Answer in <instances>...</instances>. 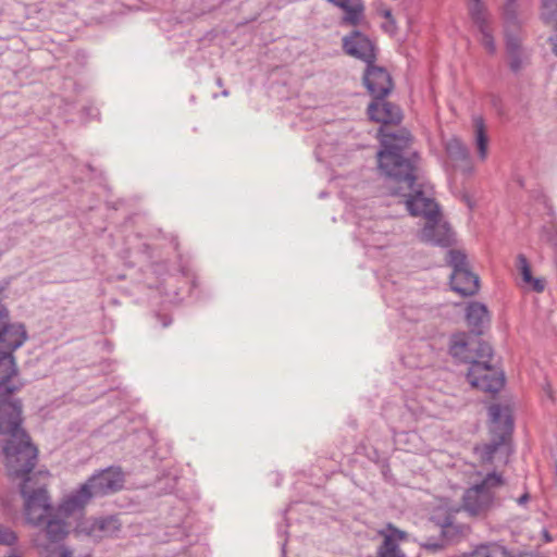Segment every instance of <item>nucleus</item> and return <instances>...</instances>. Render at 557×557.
Returning a JSON list of instances; mask_svg holds the SVG:
<instances>
[{
	"label": "nucleus",
	"mask_w": 557,
	"mask_h": 557,
	"mask_svg": "<svg viewBox=\"0 0 557 557\" xmlns=\"http://www.w3.org/2000/svg\"><path fill=\"white\" fill-rule=\"evenodd\" d=\"M344 15L341 23L347 26H361L366 24V7L362 0H348L341 7Z\"/></svg>",
	"instance_id": "obj_18"
},
{
	"label": "nucleus",
	"mask_w": 557,
	"mask_h": 557,
	"mask_svg": "<svg viewBox=\"0 0 557 557\" xmlns=\"http://www.w3.org/2000/svg\"><path fill=\"white\" fill-rule=\"evenodd\" d=\"M57 557H72V552L65 547H59L55 549Z\"/></svg>",
	"instance_id": "obj_29"
},
{
	"label": "nucleus",
	"mask_w": 557,
	"mask_h": 557,
	"mask_svg": "<svg viewBox=\"0 0 557 557\" xmlns=\"http://www.w3.org/2000/svg\"><path fill=\"white\" fill-rule=\"evenodd\" d=\"M543 1H544L545 5H548L550 0H543Z\"/></svg>",
	"instance_id": "obj_37"
},
{
	"label": "nucleus",
	"mask_w": 557,
	"mask_h": 557,
	"mask_svg": "<svg viewBox=\"0 0 557 557\" xmlns=\"http://www.w3.org/2000/svg\"><path fill=\"white\" fill-rule=\"evenodd\" d=\"M84 483L94 497L106 496L123 486V474L117 468H108L92 474Z\"/></svg>",
	"instance_id": "obj_9"
},
{
	"label": "nucleus",
	"mask_w": 557,
	"mask_h": 557,
	"mask_svg": "<svg viewBox=\"0 0 557 557\" xmlns=\"http://www.w3.org/2000/svg\"><path fill=\"white\" fill-rule=\"evenodd\" d=\"M462 200L467 203V206L472 209L474 207V202L472 201L471 197L467 194L462 195Z\"/></svg>",
	"instance_id": "obj_31"
},
{
	"label": "nucleus",
	"mask_w": 557,
	"mask_h": 557,
	"mask_svg": "<svg viewBox=\"0 0 557 557\" xmlns=\"http://www.w3.org/2000/svg\"><path fill=\"white\" fill-rule=\"evenodd\" d=\"M488 411L492 419V432L497 434L498 441L475 447V454L482 462H492L498 450H508L506 441L512 429V421L506 408L500 405H492Z\"/></svg>",
	"instance_id": "obj_6"
},
{
	"label": "nucleus",
	"mask_w": 557,
	"mask_h": 557,
	"mask_svg": "<svg viewBox=\"0 0 557 557\" xmlns=\"http://www.w3.org/2000/svg\"><path fill=\"white\" fill-rule=\"evenodd\" d=\"M21 386L14 356L10 352L0 355V405Z\"/></svg>",
	"instance_id": "obj_11"
},
{
	"label": "nucleus",
	"mask_w": 557,
	"mask_h": 557,
	"mask_svg": "<svg viewBox=\"0 0 557 557\" xmlns=\"http://www.w3.org/2000/svg\"><path fill=\"white\" fill-rule=\"evenodd\" d=\"M380 135L383 149L377 152L379 169L388 178L386 189L389 195L404 198L409 213L424 220V225L418 233L421 242L448 246L450 228L443 220L432 190L416 184L419 178L418 156L409 149L410 134L406 131L385 134L381 129Z\"/></svg>",
	"instance_id": "obj_1"
},
{
	"label": "nucleus",
	"mask_w": 557,
	"mask_h": 557,
	"mask_svg": "<svg viewBox=\"0 0 557 557\" xmlns=\"http://www.w3.org/2000/svg\"><path fill=\"white\" fill-rule=\"evenodd\" d=\"M470 343L468 341V336L465 333H458L451 336L449 351L455 357L465 362L473 361L469 354Z\"/></svg>",
	"instance_id": "obj_20"
},
{
	"label": "nucleus",
	"mask_w": 557,
	"mask_h": 557,
	"mask_svg": "<svg viewBox=\"0 0 557 557\" xmlns=\"http://www.w3.org/2000/svg\"><path fill=\"white\" fill-rule=\"evenodd\" d=\"M369 117L381 124H396L401 120L400 110L386 101H374L368 107Z\"/></svg>",
	"instance_id": "obj_16"
},
{
	"label": "nucleus",
	"mask_w": 557,
	"mask_h": 557,
	"mask_svg": "<svg viewBox=\"0 0 557 557\" xmlns=\"http://www.w3.org/2000/svg\"><path fill=\"white\" fill-rule=\"evenodd\" d=\"M554 52L557 54V36L550 38Z\"/></svg>",
	"instance_id": "obj_33"
},
{
	"label": "nucleus",
	"mask_w": 557,
	"mask_h": 557,
	"mask_svg": "<svg viewBox=\"0 0 557 557\" xmlns=\"http://www.w3.org/2000/svg\"><path fill=\"white\" fill-rule=\"evenodd\" d=\"M382 14H383V16H384L385 18H387L388 21L393 20V18H392V12H391L389 10H384Z\"/></svg>",
	"instance_id": "obj_34"
},
{
	"label": "nucleus",
	"mask_w": 557,
	"mask_h": 557,
	"mask_svg": "<svg viewBox=\"0 0 557 557\" xmlns=\"http://www.w3.org/2000/svg\"><path fill=\"white\" fill-rule=\"evenodd\" d=\"M478 28L481 34L480 40H481V44L483 45L484 49L488 53H494L496 51V46H495L494 39L490 33L487 25H481V27H478Z\"/></svg>",
	"instance_id": "obj_25"
},
{
	"label": "nucleus",
	"mask_w": 557,
	"mask_h": 557,
	"mask_svg": "<svg viewBox=\"0 0 557 557\" xmlns=\"http://www.w3.org/2000/svg\"><path fill=\"white\" fill-rule=\"evenodd\" d=\"M95 498L85 483L65 494L57 506L58 516L65 518L75 512L84 511L87 505Z\"/></svg>",
	"instance_id": "obj_12"
},
{
	"label": "nucleus",
	"mask_w": 557,
	"mask_h": 557,
	"mask_svg": "<svg viewBox=\"0 0 557 557\" xmlns=\"http://www.w3.org/2000/svg\"><path fill=\"white\" fill-rule=\"evenodd\" d=\"M515 10H516L515 0H508L504 7V14H505L507 25L510 23L511 18L513 17Z\"/></svg>",
	"instance_id": "obj_27"
},
{
	"label": "nucleus",
	"mask_w": 557,
	"mask_h": 557,
	"mask_svg": "<svg viewBox=\"0 0 557 557\" xmlns=\"http://www.w3.org/2000/svg\"><path fill=\"white\" fill-rule=\"evenodd\" d=\"M21 495L25 522L34 528L44 525L33 536V545L41 557H57L55 549L60 546L55 544L70 534V524L58 516L47 484L39 483L35 475L27 476L21 485Z\"/></svg>",
	"instance_id": "obj_2"
},
{
	"label": "nucleus",
	"mask_w": 557,
	"mask_h": 557,
	"mask_svg": "<svg viewBox=\"0 0 557 557\" xmlns=\"http://www.w3.org/2000/svg\"><path fill=\"white\" fill-rule=\"evenodd\" d=\"M466 320L470 327L476 332L490 322L487 308L481 302H471L467 307Z\"/></svg>",
	"instance_id": "obj_19"
},
{
	"label": "nucleus",
	"mask_w": 557,
	"mask_h": 557,
	"mask_svg": "<svg viewBox=\"0 0 557 557\" xmlns=\"http://www.w3.org/2000/svg\"><path fill=\"white\" fill-rule=\"evenodd\" d=\"M518 268L520 270L523 282L535 292L544 290L545 283L541 278H534L527 258L523 255L518 256Z\"/></svg>",
	"instance_id": "obj_23"
},
{
	"label": "nucleus",
	"mask_w": 557,
	"mask_h": 557,
	"mask_svg": "<svg viewBox=\"0 0 557 557\" xmlns=\"http://www.w3.org/2000/svg\"><path fill=\"white\" fill-rule=\"evenodd\" d=\"M21 404L11 397L0 405V434L10 436L4 447L7 467L9 473L15 476L29 473L37 456L36 448L21 428Z\"/></svg>",
	"instance_id": "obj_3"
},
{
	"label": "nucleus",
	"mask_w": 557,
	"mask_h": 557,
	"mask_svg": "<svg viewBox=\"0 0 557 557\" xmlns=\"http://www.w3.org/2000/svg\"><path fill=\"white\" fill-rule=\"evenodd\" d=\"M474 124V140L478 149L479 158L484 161L487 158V146H488V137L486 135L485 125L481 117H475L473 120Z\"/></svg>",
	"instance_id": "obj_22"
},
{
	"label": "nucleus",
	"mask_w": 557,
	"mask_h": 557,
	"mask_svg": "<svg viewBox=\"0 0 557 557\" xmlns=\"http://www.w3.org/2000/svg\"><path fill=\"white\" fill-rule=\"evenodd\" d=\"M469 11L471 14V17L474 22V24L478 27H481V25H486V18L484 13V8L480 0H470L469 2Z\"/></svg>",
	"instance_id": "obj_24"
},
{
	"label": "nucleus",
	"mask_w": 557,
	"mask_h": 557,
	"mask_svg": "<svg viewBox=\"0 0 557 557\" xmlns=\"http://www.w3.org/2000/svg\"><path fill=\"white\" fill-rule=\"evenodd\" d=\"M478 356L480 360L471 361L467 377L469 383L483 392L497 393L504 385V374L494 366L490 364L492 348L486 343L478 344Z\"/></svg>",
	"instance_id": "obj_5"
},
{
	"label": "nucleus",
	"mask_w": 557,
	"mask_h": 557,
	"mask_svg": "<svg viewBox=\"0 0 557 557\" xmlns=\"http://www.w3.org/2000/svg\"><path fill=\"white\" fill-rule=\"evenodd\" d=\"M0 355L13 352L18 349L27 339L26 327L21 322L0 321Z\"/></svg>",
	"instance_id": "obj_13"
},
{
	"label": "nucleus",
	"mask_w": 557,
	"mask_h": 557,
	"mask_svg": "<svg viewBox=\"0 0 557 557\" xmlns=\"http://www.w3.org/2000/svg\"><path fill=\"white\" fill-rule=\"evenodd\" d=\"M503 485L504 480L498 473H488L481 483L466 490L462 496V510L471 517H485L495 505L496 490Z\"/></svg>",
	"instance_id": "obj_4"
},
{
	"label": "nucleus",
	"mask_w": 557,
	"mask_h": 557,
	"mask_svg": "<svg viewBox=\"0 0 557 557\" xmlns=\"http://www.w3.org/2000/svg\"><path fill=\"white\" fill-rule=\"evenodd\" d=\"M122 523L115 516L88 517L82 519L74 528L76 536H85L94 542L113 539L119 535Z\"/></svg>",
	"instance_id": "obj_7"
},
{
	"label": "nucleus",
	"mask_w": 557,
	"mask_h": 557,
	"mask_svg": "<svg viewBox=\"0 0 557 557\" xmlns=\"http://www.w3.org/2000/svg\"><path fill=\"white\" fill-rule=\"evenodd\" d=\"M529 499V495L528 494H523L519 499H518V503L519 504H524L525 502H528Z\"/></svg>",
	"instance_id": "obj_35"
},
{
	"label": "nucleus",
	"mask_w": 557,
	"mask_h": 557,
	"mask_svg": "<svg viewBox=\"0 0 557 557\" xmlns=\"http://www.w3.org/2000/svg\"><path fill=\"white\" fill-rule=\"evenodd\" d=\"M383 27L386 32L394 33L396 29L394 20L388 21Z\"/></svg>",
	"instance_id": "obj_30"
},
{
	"label": "nucleus",
	"mask_w": 557,
	"mask_h": 557,
	"mask_svg": "<svg viewBox=\"0 0 557 557\" xmlns=\"http://www.w3.org/2000/svg\"><path fill=\"white\" fill-rule=\"evenodd\" d=\"M363 81L375 99L384 98L393 88L392 78L387 71L372 63L368 64Z\"/></svg>",
	"instance_id": "obj_14"
},
{
	"label": "nucleus",
	"mask_w": 557,
	"mask_h": 557,
	"mask_svg": "<svg viewBox=\"0 0 557 557\" xmlns=\"http://www.w3.org/2000/svg\"><path fill=\"white\" fill-rule=\"evenodd\" d=\"M544 539H546V541H550V537L547 532L544 533Z\"/></svg>",
	"instance_id": "obj_36"
},
{
	"label": "nucleus",
	"mask_w": 557,
	"mask_h": 557,
	"mask_svg": "<svg viewBox=\"0 0 557 557\" xmlns=\"http://www.w3.org/2000/svg\"><path fill=\"white\" fill-rule=\"evenodd\" d=\"M544 391H545V394L547 395V397H549L552 400H554L553 388L549 384L545 385Z\"/></svg>",
	"instance_id": "obj_32"
},
{
	"label": "nucleus",
	"mask_w": 557,
	"mask_h": 557,
	"mask_svg": "<svg viewBox=\"0 0 557 557\" xmlns=\"http://www.w3.org/2000/svg\"><path fill=\"white\" fill-rule=\"evenodd\" d=\"M8 283L0 284V294L7 288ZM9 318L8 308L0 301V321H5Z\"/></svg>",
	"instance_id": "obj_28"
},
{
	"label": "nucleus",
	"mask_w": 557,
	"mask_h": 557,
	"mask_svg": "<svg viewBox=\"0 0 557 557\" xmlns=\"http://www.w3.org/2000/svg\"><path fill=\"white\" fill-rule=\"evenodd\" d=\"M343 50L346 54L371 64L376 58L374 42L364 34L358 30L351 32L343 37Z\"/></svg>",
	"instance_id": "obj_10"
},
{
	"label": "nucleus",
	"mask_w": 557,
	"mask_h": 557,
	"mask_svg": "<svg viewBox=\"0 0 557 557\" xmlns=\"http://www.w3.org/2000/svg\"><path fill=\"white\" fill-rule=\"evenodd\" d=\"M506 39L510 59L509 64L511 70L517 72L522 67L523 63L528 60V55L521 51L518 39L511 38L508 33H506Z\"/></svg>",
	"instance_id": "obj_21"
},
{
	"label": "nucleus",
	"mask_w": 557,
	"mask_h": 557,
	"mask_svg": "<svg viewBox=\"0 0 557 557\" xmlns=\"http://www.w3.org/2000/svg\"><path fill=\"white\" fill-rule=\"evenodd\" d=\"M379 534L383 537V543L379 548L377 557H406L398 547V544L406 540V532L388 523L379 531Z\"/></svg>",
	"instance_id": "obj_15"
},
{
	"label": "nucleus",
	"mask_w": 557,
	"mask_h": 557,
	"mask_svg": "<svg viewBox=\"0 0 557 557\" xmlns=\"http://www.w3.org/2000/svg\"><path fill=\"white\" fill-rule=\"evenodd\" d=\"M446 151L454 168L463 173H472L473 164L469 151L458 138H451L447 141Z\"/></svg>",
	"instance_id": "obj_17"
},
{
	"label": "nucleus",
	"mask_w": 557,
	"mask_h": 557,
	"mask_svg": "<svg viewBox=\"0 0 557 557\" xmlns=\"http://www.w3.org/2000/svg\"><path fill=\"white\" fill-rule=\"evenodd\" d=\"M16 533L12 529L0 524V545L12 546L16 543Z\"/></svg>",
	"instance_id": "obj_26"
},
{
	"label": "nucleus",
	"mask_w": 557,
	"mask_h": 557,
	"mask_svg": "<svg viewBox=\"0 0 557 557\" xmlns=\"http://www.w3.org/2000/svg\"><path fill=\"white\" fill-rule=\"evenodd\" d=\"M447 261L454 269L450 275L451 288L462 296L474 295L479 290V277L469 271L466 255L459 250H449Z\"/></svg>",
	"instance_id": "obj_8"
}]
</instances>
